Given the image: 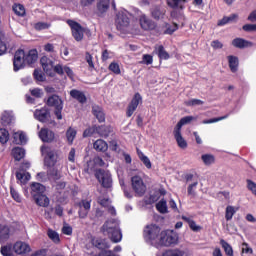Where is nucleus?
<instances>
[{
    "instance_id": "55",
    "label": "nucleus",
    "mask_w": 256,
    "mask_h": 256,
    "mask_svg": "<svg viewBox=\"0 0 256 256\" xmlns=\"http://www.w3.org/2000/svg\"><path fill=\"white\" fill-rule=\"evenodd\" d=\"M33 77L36 81H45V76L43 75V72H41L38 69H35L33 72Z\"/></svg>"
},
{
    "instance_id": "6",
    "label": "nucleus",
    "mask_w": 256,
    "mask_h": 256,
    "mask_svg": "<svg viewBox=\"0 0 256 256\" xmlns=\"http://www.w3.org/2000/svg\"><path fill=\"white\" fill-rule=\"evenodd\" d=\"M95 177L99 184L104 189H111L113 187V178L111 177V173L104 169H97L95 171Z\"/></svg>"
},
{
    "instance_id": "28",
    "label": "nucleus",
    "mask_w": 256,
    "mask_h": 256,
    "mask_svg": "<svg viewBox=\"0 0 256 256\" xmlns=\"http://www.w3.org/2000/svg\"><path fill=\"white\" fill-rule=\"evenodd\" d=\"M154 52L158 55V59H160V61H167L171 59V55H169V52L165 50L163 45L156 46Z\"/></svg>"
},
{
    "instance_id": "61",
    "label": "nucleus",
    "mask_w": 256,
    "mask_h": 256,
    "mask_svg": "<svg viewBox=\"0 0 256 256\" xmlns=\"http://www.w3.org/2000/svg\"><path fill=\"white\" fill-rule=\"evenodd\" d=\"M243 31H246L247 33H251L253 31H256V24H245L242 27Z\"/></svg>"
},
{
    "instance_id": "32",
    "label": "nucleus",
    "mask_w": 256,
    "mask_h": 256,
    "mask_svg": "<svg viewBox=\"0 0 256 256\" xmlns=\"http://www.w3.org/2000/svg\"><path fill=\"white\" fill-rule=\"evenodd\" d=\"M227 59L230 71L232 73H237L239 69V58L237 56L230 55Z\"/></svg>"
},
{
    "instance_id": "54",
    "label": "nucleus",
    "mask_w": 256,
    "mask_h": 256,
    "mask_svg": "<svg viewBox=\"0 0 256 256\" xmlns=\"http://www.w3.org/2000/svg\"><path fill=\"white\" fill-rule=\"evenodd\" d=\"M30 93L32 97H35L36 99H41V97H43V90L40 88H34L30 90Z\"/></svg>"
},
{
    "instance_id": "2",
    "label": "nucleus",
    "mask_w": 256,
    "mask_h": 256,
    "mask_svg": "<svg viewBox=\"0 0 256 256\" xmlns=\"http://www.w3.org/2000/svg\"><path fill=\"white\" fill-rule=\"evenodd\" d=\"M177 243H179V235L173 230H164L160 233L157 245L171 247V245H177Z\"/></svg>"
},
{
    "instance_id": "40",
    "label": "nucleus",
    "mask_w": 256,
    "mask_h": 256,
    "mask_svg": "<svg viewBox=\"0 0 256 256\" xmlns=\"http://www.w3.org/2000/svg\"><path fill=\"white\" fill-rule=\"evenodd\" d=\"M47 235L49 239H51V241H53V243H55L56 245H59V243H61V238L59 237V233H57V231L53 229H48Z\"/></svg>"
},
{
    "instance_id": "60",
    "label": "nucleus",
    "mask_w": 256,
    "mask_h": 256,
    "mask_svg": "<svg viewBox=\"0 0 256 256\" xmlns=\"http://www.w3.org/2000/svg\"><path fill=\"white\" fill-rule=\"evenodd\" d=\"M142 61H143V63H145V65H152L153 64V56H151L150 54H144L142 57Z\"/></svg>"
},
{
    "instance_id": "33",
    "label": "nucleus",
    "mask_w": 256,
    "mask_h": 256,
    "mask_svg": "<svg viewBox=\"0 0 256 256\" xmlns=\"http://www.w3.org/2000/svg\"><path fill=\"white\" fill-rule=\"evenodd\" d=\"M0 253L2 256H15V250L12 243H7L0 247Z\"/></svg>"
},
{
    "instance_id": "59",
    "label": "nucleus",
    "mask_w": 256,
    "mask_h": 256,
    "mask_svg": "<svg viewBox=\"0 0 256 256\" xmlns=\"http://www.w3.org/2000/svg\"><path fill=\"white\" fill-rule=\"evenodd\" d=\"M85 59L90 69H95V64L93 63V56L89 52H86Z\"/></svg>"
},
{
    "instance_id": "41",
    "label": "nucleus",
    "mask_w": 256,
    "mask_h": 256,
    "mask_svg": "<svg viewBox=\"0 0 256 256\" xmlns=\"http://www.w3.org/2000/svg\"><path fill=\"white\" fill-rule=\"evenodd\" d=\"M193 119H195L193 116H185L181 118L174 129L177 131H181V128L183 127V125H187L188 123H191Z\"/></svg>"
},
{
    "instance_id": "16",
    "label": "nucleus",
    "mask_w": 256,
    "mask_h": 256,
    "mask_svg": "<svg viewBox=\"0 0 256 256\" xmlns=\"http://www.w3.org/2000/svg\"><path fill=\"white\" fill-rule=\"evenodd\" d=\"M14 253L16 255H27L31 253V246L23 241H17L13 244Z\"/></svg>"
},
{
    "instance_id": "38",
    "label": "nucleus",
    "mask_w": 256,
    "mask_h": 256,
    "mask_svg": "<svg viewBox=\"0 0 256 256\" xmlns=\"http://www.w3.org/2000/svg\"><path fill=\"white\" fill-rule=\"evenodd\" d=\"M12 155L15 159V161H21L25 157V149L21 147H15L12 150Z\"/></svg>"
},
{
    "instance_id": "52",
    "label": "nucleus",
    "mask_w": 256,
    "mask_h": 256,
    "mask_svg": "<svg viewBox=\"0 0 256 256\" xmlns=\"http://www.w3.org/2000/svg\"><path fill=\"white\" fill-rule=\"evenodd\" d=\"M10 194L12 199H14V201H16V203H21L22 199H21V195L19 194V192H17V190H15V188L10 187Z\"/></svg>"
},
{
    "instance_id": "24",
    "label": "nucleus",
    "mask_w": 256,
    "mask_h": 256,
    "mask_svg": "<svg viewBox=\"0 0 256 256\" xmlns=\"http://www.w3.org/2000/svg\"><path fill=\"white\" fill-rule=\"evenodd\" d=\"M232 46L236 49H247V47H253V42L243 38H235L232 40Z\"/></svg>"
},
{
    "instance_id": "15",
    "label": "nucleus",
    "mask_w": 256,
    "mask_h": 256,
    "mask_svg": "<svg viewBox=\"0 0 256 256\" xmlns=\"http://www.w3.org/2000/svg\"><path fill=\"white\" fill-rule=\"evenodd\" d=\"M139 23H140L141 28L144 31H153V29H155L157 27V24L155 23V21H153L151 18H149L145 14H142L139 17Z\"/></svg>"
},
{
    "instance_id": "14",
    "label": "nucleus",
    "mask_w": 256,
    "mask_h": 256,
    "mask_svg": "<svg viewBox=\"0 0 256 256\" xmlns=\"http://www.w3.org/2000/svg\"><path fill=\"white\" fill-rule=\"evenodd\" d=\"M34 117L37 119V121H40V123H49L51 119V112L46 107L36 109L34 112Z\"/></svg>"
},
{
    "instance_id": "26",
    "label": "nucleus",
    "mask_w": 256,
    "mask_h": 256,
    "mask_svg": "<svg viewBox=\"0 0 256 256\" xmlns=\"http://www.w3.org/2000/svg\"><path fill=\"white\" fill-rule=\"evenodd\" d=\"M33 199L36 205H38V207H49V203H51V201L49 200V197H47L45 193L34 195Z\"/></svg>"
},
{
    "instance_id": "18",
    "label": "nucleus",
    "mask_w": 256,
    "mask_h": 256,
    "mask_svg": "<svg viewBox=\"0 0 256 256\" xmlns=\"http://www.w3.org/2000/svg\"><path fill=\"white\" fill-rule=\"evenodd\" d=\"M79 211L78 215L80 219H86L89 215V211H91V201L88 200H81L78 203Z\"/></svg>"
},
{
    "instance_id": "42",
    "label": "nucleus",
    "mask_w": 256,
    "mask_h": 256,
    "mask_svg": "<svg viewBox=\"0 0 256 256\" xmlns=\"http://www.w3.org/2000/svg\"><path fill=\"white\" fill-rule=\"evenodd\" d=\"M164 28H166V31H164V35H173L177 29H179V25L177 23H173V25L169 23H164Z\"/></svg>"
},
{
    "instance_id": "17",
    "label": "nucleus",
    "mask_w": 256,
    "mask_h": 256,
    "mask_svg": "<svg viewBox=\"0 0 256 256\" xmlns=\"http://www.w3.org/2000/svg\"><path fill=\"white\" fill-rule=\"evenodd\" d=\"M11 235H13V227L0 224V243H7V240L11 239Z\"/></svg>"
},
{
    "instance_id": "46",
    "label": "nucleus",
    "mask_w": 256,
    "mask_h": 256,
    "mask_svg": "<svg viewBox=\"0 0 256 256\" xmlns=\"http://www.w3.org/2000/svg\"><path fill=\"white\" fill-rule=\"evenodd\" d=\"M9 141V131L5 128L0 129V143L5 145Z\"/></svg>"
},
{
    "instance_id": "8",
    "label": "nucleus",
    "mask_w": 256,
    "mask_h": 256,
    "mask_svg": "<svg viewBox=\"0 0 256 256\" xmlns=\"http://www.w3.org/2000/svg\"><path fill=\"white\" fill-rule=\"evenodd\" d=\"M67 24L71 29L72 37L75 39V41H83V37L85 36V28H83L79 22L74 20H68Z\"/></svg>"
},
{
    "instance_id": "4",
    "label": "nucleus",
    "mask_w": 256,
    "mask_h": 256,
    "mask_svg": "<svg viewBox=\"0 0 256 256\" xmlns=\"http://www.w3.org/2000/svg\"><path fill=\"white\" fill-rule=\"evenodd\" d=\"M40 151L42 155H44V162L46 167H55V165H57L59 154L56 149H53L47 145H42Z\"/></svg>"
},
{
    "instance_id": "37",
    "label": "nucleus",
    "mask_w": 256,
    "mask_h": 256,
    "mask_svg": "<svg viewBox=\"0 0 256 256\" xmlns=\"http://www.w3.org/2000/svg\"><path fill=\"white\" fill-rule=\"evenodd\" d=\"M239 211V208H235V206L228 205L225 210V219L226 221H231L235 213Z\"/></svg>"
},
{
    "instance_id": "11",
    "label": "nucleus",
    "mask_w": 256,
    "mask_h": 256,
    "mask_svg": "<svg viewBox=\"0 0 256 256\" xmlns=\"http://www.w3.org/2000/svg\"><path fill=\"white\" fill-rule=\"evenodd\" d=\"M38 136L42 143H57V134L49 128H41Z\"/></svg>"
},
{
    "instance_id": "7",
    "label": "nucleus",
    "mask_w": 256,
    "mask_h": 256,
    "mask_svg": "<svg viewBox=\"0 0 256 256\" xmlns=\"http://www.w3.org/2000/svg\"><path fill=\"white\" fill-rule=\"evenodd\" d=\"M131 185L134 193H136L138 197H143L145 195L147 186L145 185V182H143V178H141V176H133L131 178Z\"/></svg>"
},
{
    "instance_id": "22",
    "label": "nucleus",
    "mask_w": 256,
    "mask_h": 256,
    "mask_svg": "<svg viewBox=\"0 0 256 256\" xmlns=\"http://www.w3.org/2000/svg\"><path fill=\"white\" fill-rule=\"evenodd\" d=\"M41 66L43 68V71L45 72L46 75H49L50 77L52 76V71H53V62L52 60L49 59L47 56H43L40 59Z\"/></svg>"
},
{
    "instance_id": "35",
    "label": "nucleus",
    "mask_w": 256,
    "mask_h": 256,
    "mask_svg": "<svg viewBox=\"0 0 256 256\" xmlns=\"http://www.w3.org/2000/svg\"><path fill=\"white\" fill-rule=\"evenodd\" d=\"M93 148L95 151H100L101 153H105L107 149H109V145L103 139H98L94 142Z\"/></svg>"
},
{
    "instance_id": "21",
    "label": "nucleus",
    "mask_w": 256,
    "mask_h": 256,
    "mask_svg": "<svg viewBox=\"0 0 256 256\" xmlns=\"http://www.w3.org/2000/svg\"><path fill=\"white\" fill-rule=\"evenodd\" d=\"M109 5H111V0H98L97 6H96L97 17H101L104 13H107V11H109Z\"/></svg>"
},
{
    "instance_id": "49",
    "label": "nucleus",
    "mask_w": 256,
    "mask_h": 256,
    "mask_svg": "<svg viewBox=\"0 0 256 256\" xmlns=\"http://www.w3.org/2000/svg\"><path fill=\"white\" fill-rule=\"evenodd\" d=\"M77 136V131L73 128H69L66 132V137L68 143L71 145L73 141L75 140V137Z\"/></svg>"
},
{
    "instance_id": "57",
    "label": "nucleus",
    "mask_w": 256,
    "mask_h": 256,
    "mask_svg": "<svg viewBox=\"0 0 256 256\" xmlns=\"http://www.w3.org/2000/svg\"><path fill=\"white\" fill-rule=\"evenodd\" d=\"M34 28H35L36 31H43L45 29H49V24L45 23V22H37L34 25Z\"/></svg>"
},
{
    "instance_id": "3",
    "label": "nucleus",
    "mask_w": 256,
    "mask_h": 256,
    "mask_svg": "<svg viewBox=\"0 0 256 256\" xmlns=\"http://www.w3.org/2000/svg\"><path fill=\"white\" fill-rule=\"evenodd\" d=\"M161 227L157 224H148L144 227L143 237L148 243H158L161 237Z\"/></svg>"
},
{
    "instance_id": "45",
    "label": "nucleus",
    "mask_w": 256,
    "mask_h": 256,
    "mask_svg": "<svg viewBox=\"0 0 256 256\" xmlns=\"http://www.w3.org/2000/svg\"><path fill=\"white\" fill-rule=\"evenodd\" d=\"M161 199V195H159V192L154 191L153 194H150L148 199L146 200V205H153V203H157V201Z\"/></svg>"
},
{
    "instance_id": "23",
    "label": "nucleus",
    "mask_w": 256,
    "mask_h": 256,
    "mask_svg": "<svg viewBox=\"0 0 256 256\" xmlns=\"http://www.w3.org/2000/svg\"><path fill=\"white\" fill-rule=\"evenodd\" d=\"M70 97L78 101V103H81V105H84V103H87V96L85 95V92L81 90L72 89L70 91Z\"/></svg>"
},
{
    "instance_id": "48",
    "label": "nucleus",
    "mask_w": 256,
    "mask_h": 256,
    "mask_svg": "<svg viewBox=\"0 0 256 256\" xmlns=\"http://www.w3.org/2000/svg\"><path fill=\"white\" fill-rule=\"evenodd\" d=\"M109 71L114 73V75H121V67L119 66V63L117 62H111L108 66Z\"/></svg>"
},
{
    "instance_id": "29",
    "label": "nucleus",
    "mask_w": 256,
    "mask_h": 256,
    "mask_svg": "<svg viewBox=\"0 0 256 256\" xmlns=\"http://www.w3.org/2000/svg\"><path fill=\"white\" fill-rule=\"evenodd\" d=\"M38 58H39V54L37 52V49L29 50L27 55L24 52V61L28 65H33V63H35V61H37Z\"/></svg>"
},
{
    "instance_id": "5",
    "label": "nucleus",
    "mask_w": 256,
    "mask_h": 256,
    "mask_svg": "<svg viewBox=\"0 0 256 256\" xmlns=\"http://www.w3.org/2000/svg\"><path fill=\"white\" fill-rule=\"evenodd\" d=\"M46 105L48 107H54V114L56 115V118L61 121L63 119V100L59 95L53 94L50 97H48L46 101Z\"/></svg>"
},
{
    "instance_id": "51",
    "label": "nucleus",
    "mask_w": 256,
    "mask_h": 256,
    "mask_svg": "<svg viewBox=\"0 0 256 256\" xmlns=\"http://www.w3.org/2000/svg\"><path fill=\"white\" fill-rule=\"evenodd\" d=\"M201 159L206 165H213V163H215V156L211 154H204L202 155Z\"/></svg>"
},
{
    "instance_id": "31",
    "label": "nucleus",
    "mask_w": 256,
    "mask_h": 256,
    "mask_svg": "<svg viewBox=\"0 0 256 256\" xmlns=\"http://www.w3.org/2000/svg\"><path fill=\"white\" fill-rule=\"evenodd\" d=\"M113 133V128L111 125H100L98 126V135L99 137H102L103 139H107L109 135Z\"/></svg>"
},
{
    "instance_id": "25",
    "label": "nucleus",
    "mask_w": 256,
    "mask_h": 256,
    "mask_svg": "<svg viewBox=\"0 0 256 256\" xmlns=\"http://www.w3.org/2000/svg\"><path fill=\"white\" fill-rule=\"evenodd\" d=\"M92 115L97 119L98 123H105V112L99 105L92 106Z\"/></svg>"
},
{
    "instance_id": "64",
    "label": "nucleus",
    "mask_w": 256,
    "mask_h": 256,
    "mask_svg": "<svg viewBox=\"0 0 256 256\" xmlns=\"http://www.w3.org/2000/svg\"><path fill=\"white\" fill-rule=\"evenodd\" d=\"M211 47L214 49H223V43H221L219 40H213L211 42Z\"/></svg>"
},
{
    "instance_id": "27",
    "label": "nucleus",
    "mask_w": 256,
    "mask_h": 256,
    "mask_svg": "<svg viewBox=\"0 0 256 256\" xmlns=\"http://www.w3.org/2000/svg\"><path fill=\"white\" fill-rule=\"evenodd\" d=\"M30 187L32 197H35V195H43L45 191H47L45 185L38 182H33Z\"/></svg>"
},
{
    "instance_id": "44",
    "label": "nucleus",
    "mask_w": 256,
    "mask_h": 256,
    "mask_svg": "<svg viewBox=\"0 0 256 256\" xmlns=\"http://www.w3.org/2000/svg\"><path fill=\"white\" fill-rule=\"evenodd\" d=\"M12 9L18 17H25V6L22 4H14Z\"/></svg>"
},
{
    "instance_id": "47",
    "label": "nucleus",
    "mask_w": 256,
    "mask_h": 256,
    "mask_svg": "<svg viewBox=\"0 0 256 256\" xmlns=\"http://www.w3.org/2000/svg\"><path fill=\"white\" fill-rule=\"evenodd\" d=\"M95 133L98 134V126L97 125H93V126L87 128L86 130H84L83 137H92V135H95Z\"/></svg>"
},
{
    "instance_id": "12",
    "label": "nucleus",
    "mask_w": 256,
    "mask_h": 256,
    "mask_svg": "<svg viewBox=\"0 0 256 256\" xmlns=\"http://www.w3.org/2000/svg\"><path fill=\"white\" fill-rule=\"evenodd\" d=\"M13 67L15 72L20 71V69L25 67V50L19 49L15 52L13 58Z\"/></svg>"
},
{
    "instance_id": "13",
    "label": "nucleus",
    "mask_w": 256,
    "mask_h": 256,
    "mask_svg": "<svg viewBox=\"0 0 256 256\" xmlns=\"http://www.w3.org/2000/svg\"><path fill=\"white\" fill-rule=\"evenodd\" d=\"M131 23V20L129 19V16L125 14V12H119L116 15V29L118 31H123L128 25Z\"/></svg>"
},
{
    "instance_id": "30",
    "label": "nucleus",
    "mask_w": 256,
    "mask_h": 256,
    "mask_svg": "<svg viewBox=\"0 0 256 256\" xmlns=\"http://www.w3.org/2000/svg\"><path fill=\"white\" fill-rule=\"evenodd\" d=\"M182 221H185V223H187L191 229V231H193L194 233H199V231H202L203 227H201L200 225H197V223L195 222V220L191 219L190 217L187 216H181Z\"/></svg>"
},
{
    "instance_id": "10",
    "label": "nucleus",
    "mask_w": 256,
    "mask_h": 256,
    "mask_svg": "<svg viewBox=\"0 0 256 256\" xmlns=\"http://www.w3.org/2000/svg\"><path fill=\"white\" fill-rule=\"evenodd\" d=\"M187 3V0H166V5L170 9H173V11L170 13V17L175 19V17H177V12L175 11H184Z\"/></svg>"
},
{
    "instance_id": "9",
    "label": "nucleus",
    "mask_w": 256,
    "mask_h": 256,
    "mask_svg": "<svg viewBox=\"0 0 256 256\" xmlns=\"http://www.w3.org/2000/svg\"><path fill=\"white\" fill-rule=\"evenodd\" d=\"M141 103H143V97L139 92H136L127 106L126 117H133V113L137 111Z\"/></svg>"
},
{
    "instance_id": "43",
    "label": "nucleus",
    "mask_w": 256,
    "mask_h": 256,
    "mask_svg": "<svg viewBox=\"0 0 256 256\" xmlns=\"http://www.w3.org/2000/svg\"><path fill=\"white\" fill-rule=\"evenodd\" d=\"M220 245L222 246V248L224 249V252L227 256H234L233 255V247L229 245V243L227 241H225L224 239L220 240Z\"/></svg>"
},
{
    "instance_id": "58",
    "label": "nucleus",
    "mask_w": 256,
    "mask_h": 256,
    "mask_svg": "<svg viewBox=\"0 0 256 256\" xmlns=\"http://www.w3.org/2000/svg\"><path fill=\"white\" fill-rule=\"evenodd\" d=\"M64 73H66L67 77H69L71 81H75V73L70 67L64 66Z\"/></svg>"
},
{
    "instance_id": "50",
    "label": "nucleus",
    "mask_w": 256,
    "mask_h": 256,
    "mask_svg": "<svg viewBox=\"0 0 256 256\" xmlns=\"http://www.w3.org/2000/svg\"><path fill=\"white\" fill-rule=\"evenodd\" d=\"M162 256H183V251L179 249H168L162 254Z\"/></svg>"
},
{
    "instance_id": "36",
    "label": "nucleus",
    "mask_w": 256,
    "mask_h": 256,
    "mask_svg": "<svg viewBox=\"0 0 256 256\" xmlns=\"http://www.w3.org/2000/svg\"><path fill=\"white\" fill-rule=\"evenodd\" d=\"M137 155H138L140 161L143 162V165H145L146 169H151V167H153L149 157H147L141 150L137 149Z\"/></svg>"
},
{
    "instance_id": "1",
    "label": "nucleus",
    "mask_w": 256,
    "mask_h": 256,
    "mask_svg": "<svg viewBox=\"0 0 256 256\" xmlns=\"http://www.w3.org/2000/svg\"><path fill=\"white\" fill-rule=\"evenodd\" d=\"M101 232L107 235L112 243H121L123 233L119 227V220L111 218L107 220L101 227Z\"/></svg>"
},
{
    "instance_id": "19",
    "label": "nucleus",
    "mask_w": 256,
    "mask_h": 256,
    "mask_svg": "<svg viewBox=\"0 0 256 256\" xmlns=\"http://www.w3.org/2000/svg\"><path fill=\"white\" fill-rule=\"evenodd\" d=\"M91 243L96 249L100 251H107L111 249V244L107 241V239L103 238H92Z\"/></svg>"
},
{
    "instance_id": "34",
    "label": "nucleus",
    "mask_w": 256,
    "mask_h": 256,
    "mask_svg": "<svg viewBox=\"0 0 256 256\" xmlns=\"http://www.w3.org/2000/svg\"><path fill=\"white\" fill-rule=\"evenodd\" d=\"M174 137H175L178 147H180V149H187V141L181 135V130L174 129Z\"/></svg>"
},
{
    "instance_id": "63",
    "label": "nucleus",
    "mask_w": 256,
    "mask_h": 256,
    "mask_svg": "<svg viewBox=\"0 0 256 256\" xmlns=\"http://www.w3.org/2000/svg\"><path fill=\"white\" fill-rule=\"evenodd\" d=\"M98 256H120V255L113 252V250H103L99 252Z\"/></svg>"
},
{
    "instance_id": "39",
    "label": "nucleus",
    "mask_w": 256,
    "mask_h": 256,
    "mask_svg": "<svg viewBox=\"0 0 256 256\" xmlns=\"http://www.w3.org/2000/svg\"><path fill=\"white\" fill-rule=\"evenodd\" d=\"M156 209L158 212H160L162 215H165V213H169V210L167 208V200L161 199L157 204H156Z\"/></svg>"
},
{
    "instance_id": "53",
    "label": "nucleus",
    "mask_w": 256,
    "mask_h": 256,
    "mask_svg": "<svg viewBox=\"0 0 256 256\" xmlns=\"http://www.w3.org/2000/svg\"><path fill=\"white\" fill-rule=\"evenodd\" d=\"M228 117H229V115H225V116H221V117H218V118L203 120V124L204 125H209L211 123H217L218 121H223V119H227Z\"/></svg>"
},
{
    "instance_id": "20",
    "label": "nucleus",
    "mask_w": 256,
    "mask_h": 256,
    "mask_svg": "<svg viewBox=\"0 0 256 256\" xmlns=\"http://www.w3.org/2000/svg\"><path fill=\"white\" fill-rule=\"evenodd\" d=\"M167 11L161 6H153L150 9V15L154 18L155 21H161V19H165Z\"/></svg>"
},
{
    "instance_id": "56",
    "label": "nucleus",
    "mask_w": 256,
    "mask_h": 256,
    "mask_svg": "<svg viewBox=\"0 0 256 256\" xmlns=\"http://www.w3.org/2000/svg\"><path fill=\"white\" fill-rule=\"evenodd\" d=\"M199 185V182H194L190 184L187 188L188 195H192V197H195V189H197V186Z\"/></svg>"
},
{
    "instance_id": "62",
    "label": "nucleus",
    "mask_w": 256,
    "mask_h": 256,
    "mask_svg": "<svg viewBox=\"0 0 256 256\" xmlns=\"http://www.w3.org/2000/svg\"><path fill=\"white\" fill-rule=\"evenodd\" d=\"M205 102L199 99H191L187 102L189 107H195V105H203Z\"/></svg>"
}]
</instances>
